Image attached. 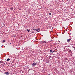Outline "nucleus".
<instances>
[{"instance_id":"1","label":"nucleus","mask_w":75,"mask_h":75,"mask_svg":"<svg viewBox=\"0 0 75 75\" xmlns=\"http://www.w3.org/2000/svg\"><path fill=\"white\" fill-rule=\"evenodd\" d=\"M37 65V63L35 62H34L32 64L33 66H35Z\"/></svg>"},{"instance_id":"2","label":"nucleus","mask_w":75,"mask_h":75,"mask_svg":"<svg viewBox=\"0 0 75 75\" xmlns=\"http://www.w3.org/2000/svg\"><path fill=\"white\" fill-rule=\"evenodd\" d=\"M10 74V73H9L8 72H6L5 73V74H6L7 75H8L9 74Z\"/></svg>"},{"instance_id":"3","label":"nucleus","mask_w":75,"mask_h":75,"mask_svg":"<svg viewBox=\"0 0 75 75\" xmlns=\"http://www.w3.org/2000/svg\"><path fill=\"white\" fill-rule=\"evenodd\" d=\"M71 39H68L67 40V42H69L70 41H71Z\"/></svg>"},{"instance_id":"4","label":"nucleus","mask_w":75,"mask_h":75,"mask_svg":"<svg viewBox=\"0 0 75 75\" xmlns=\"http://www.w3.org/2000/svg\"><path fill=\"white\" fill-rule=\"evenodd\" d=\"M40 29H36V31L37 32H39V31H40Z\"/></svg>"},{"instance_id":"5","label":"nucleus","mask_w":75,"mask_h":75,"mask_svg":"<svg viewBox=\"0 0 75 75\" xmlns=\"http://www.w3.org/2000/svg\"><path fill=\"white\" fill-rule=\"evenodd\" d=\"M53 52L54 51H53L52 50H50V52H52V53H53Z\"/></svg>"},{"instance_id":"6","label":"nucleus","mask_w":75,"mask_h":75,"mask_svg":"<svg viewBox=\"0 0 75 75\" xmlns=\"http://www.w3.org/2000/svg\"><path fill=\"white\" fill-rule=\"evenodd\" d=\"M10 59L9 58H8L7 59V61H10Z\"/></svg>"},{"instance_id":"7","label":"nucleus","mask_w":75,"mask_h":75,"mask_svg":"<svg viewBox=\"0 0 75 75\" xmlns=\"http://www.w3.org/2000/svg\"><path fill=\"white\" fill-rule=\"evenodd\" d=\"M0 63H3V61H2V60H1L0 62Z\"/></svg>"},{"instance_id":"8","label":"nucleus","mask_w":75,"mask_h":75,"mask_svg":"<svg viewBox=\"0 0 75 75\" xmlns=\"http://www.w3.org/2000/svg\"><path fill=\"white\" fill-rule=\"evenodd\" d=\"M3 42H6V40H3Z\"/></svg>"},{"instance_id":"9","label":"nucleus","mask_w":75,"mask_h":75,"mask_svg":"<svg viewBox=\"0 0 75 75\" xmlns=\"http://www.w3.org/2000/svg\"><path fill=\"white\" fill-rule=\"evenodd\" d=\"M33 30H34V31H37V29H33Z\"/></svg>"},{"instance_id":"10","label":"nucleus","mask_w":75,"mask_h":75,"mask_svg":"<svg viewBox=\"0 0 75 75\" xmlns=\"http://www.w3.org/2000/svg\"><path fill=\"white\" fill-rule=\"evenodd\" d=\"M27 31H28V32H30V30L28 29H27Z\"/></svg>"},{"instance_id":"11","label":"nucleus","mask_w":75,"mask_h":75,"mask_svg":"<svg viewBox=\"0 0 75 75\" xmlns=\"http://www.w3.org/2000/svg\"><path fill=\"white\" fill-rule=\"evenodd\" d=\"M10 9H11V10H13V8H11Z\"/></svg>"},{"instance_id":"12","label":"nucleus","mask_w":75,"mask_h":75,"mask_svg":"<svg viewBox=\"0 0 75 75\" xmlns=\"http://www.w3.org/2000/svg\"><path fill=\"white\" fill-rule=\"evenodd\" d=\"M49 15H51V13H49Z\"/></svg>"},{"instance_id":"13","label":"nucleus","mask_w":75,"mask_h":75,"mask_svg":"<svg viewBox=\"0 0 75 75\" xmlns=\"http://www.w3.org/2000/svg\"><path fill=\"white\" fill-rule=\"evenodd\" d=\"M19 10H21V9L19 8Z\"/></svg>"},{"instance_id":"14","label":"nucleus","mask_w":75,"mask_h":75,"mask_svg":"<svg viewBox=\"0 0 75 75\" xmlns=\"http://www.w3.org/2000/svg\"><path fill=\"white\" fill-rule=\"evenodd\" d=\"M32 33H34V31H33L32 32Z\"/></svg>"}]
</instances>
